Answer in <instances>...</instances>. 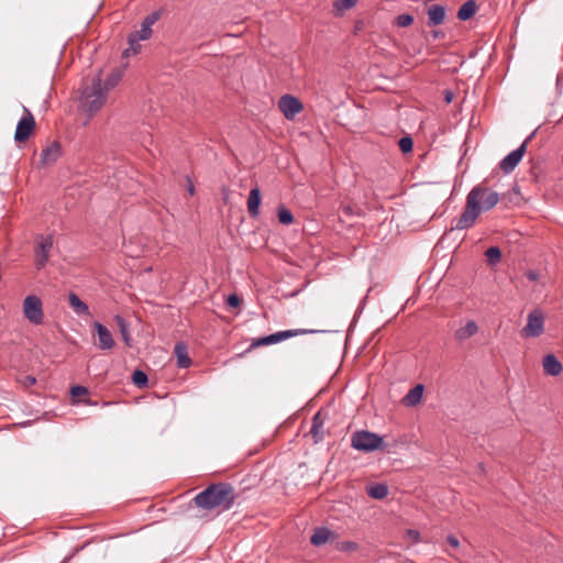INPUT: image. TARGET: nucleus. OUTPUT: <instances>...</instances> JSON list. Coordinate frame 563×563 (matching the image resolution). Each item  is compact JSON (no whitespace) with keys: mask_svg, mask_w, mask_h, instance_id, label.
I'll return each instance as SVG.
<instances>
[{"mask_svg":"<svg viewBox=\"0 0 563 563\" xmlns=\"http://www.w3.org/2000/svg\"><path fill=\"white\" fill-rule=\"evenodd\" d=\"M499 201V195L482 185L475 186L466 196V203L461 216L455 219L454 230L472 228L482 211L493 209Z\"/></svg>","mask_w":563,"mask_h":563,"instance_id":"nucleus-1","label":"nucleus"},{"mask_svg":"<svg viewBox=\"0 0 563 563\" xmlns=\"http://www.w3.org/2000/svg\"><path fill=\"white\" fill-rule=\"evenodd\" d=\"M192 501L197 507L206 510L216 508L229 510L235 501L234 488L227 483L211 484L197 494Z\"/></svg>","mask_w":563,"mask_h":563,"instance_id":"nucleus-2","label":"nucleus"},{"mask_svg":"<svg viewBox=\"0 0 563 563\" xmlns=\"http://www.w3.org/2000/svg\"><path fill=\"white\" fill-rule=\"evenodd\" d=\"M106 101L107 93L102 89L101 78L98 76L92 79L90 86L82 90L80 106L91 117L103 107Z\"/></svg>","mask_w":563,"mask_h":563,"instance_id":"nucleus-3","label":"nucleus"},{"mask_svg":"<svg viewBox=\"0 0 563 563\" xmlns=\"http://www.w3.org/2000/svg\"><path fill=\"white\" fill-rule=\"evenodd\" d=\"M351 445L357 451L372 452L384 446V440L369 431H356L352 434Z\"/></svg>","mask_w":563,"mask_h":563,"instance_id":"nucleus-4","label":"nucleus"},{"mask_svg":"<svg viewBox=\"0 0 563 563\" xmlns=\"http://www.w3.org/2000/svg\"><path fill=\"white\" fill-rule=\"evenodd\" d=\"M24 317L33 324L38 325L44 321L43 303L36 295H29L23 301Z\"/></svg>","mask_w":563,"mask_h":563,"instance_id":"nucleus-5","label":"nucleus"},{"mask_svg":"<svg viewBox=\"0 0 563 563\" xmlns=\"http://www.w3.org/2000/svg\"><path fill=\"white\" fill-rule=\"evenodd\" d=\"M544 331V316L540 310H533L528 314L527 324L521 330L525 338H538Z\"/></svg>","mask_w":563,"mask_h":563,"instance_id":"nucleus-6","label":"nucleus"},{"mask_svg":"<svg viewBox=\"0 0 563 563\" xmlns=\"http://www.w3.org/2000/svg\"><path fill=\"white\" fill-rule=\"evenodd\" d=\"M314 332H316L314 330H303V329L278 331V332L272 333L269 335L257 339L256 341H254L252 343V346L275 344V343L282 342L284 340L299 335V334L314 333Z\"/></svg>","mask_w":563,"mask_h":563,"instance_id":"nucleus-7","label":"nucleus"},{"mask_svg":"<svg viewBox=\"0 0 563 563\" xmlns=\"http://www.w3.org/2000/svg\"><path fill=\"white\" fill-rule=\"evenodd\" d=\"M35 128V120L31 111L24 107V114L16 124L14 140L16 142L26 141Z\"/></svg>","mask_w":563,"mask_h":563,"instance_id":"nucleus-8","label":"nucleus"},{"mask_svg":"<svg viewBox=\"0 0 563 563\" xmlns=\"http://www.w3.org/2000/svg\"><path fill=\"white\" fill-rule=\"evenodd\" d=\"M159 18L161 11H154L147 14L141 23V29L131 33V42L136 43L150 38L152 35V26L158 21Z\"/></svg>","mask_w":563,"mask_h":563,"instance_id":"nucleus-9","label":"nucleus"},{"mask_svg":"<svg viewBox=\"0 0 563 563\" xmlns=\"http://www.w3.org/2000/svg\"><path fill=\"white\" fill-rule=\"evenodd\" d=\"M53 247L52 236H41L35 247V266L42 269L48 262L49 253Z\"/></svg>","mask_w":563,"mask_h":563,"instance_id":"nucleus-10","label":"nucleus"},{"mask_svg":"<svg viewBox=\"0 0 563 563\" xmlns=\"http://www.w3.org/2000/svg\"><path fill=\"white\" fill-rule=\"evenodd\" d=\"M527 142L528 140H526L518 148L510 152L500 161L499 168L505 174L511 173L520 163L527 150Z\"/></svg>","mask_w":563,"mask_h":563,"instance_id":"nucleus-11","label":"nucleus"},{"mask_svg":"<svg viewBox=\"0 0 563 563\" xmlns=\"http://www.w3.org/2000/svg\"><path fill=\"white\" fill-rule=\"evenodd\" d=\"M278 108L286 119H294L302 110V103L294 96L284 95L278 101Z\"/></svg>","mask_w":563,"mask_h":563,"instance_id":"nucleus-12","label":"nucleus"},{"mask_svg":"<svg viewBox=\"0 0 563 563\" xmlns=\"http://www.w3.org/2000/svg\"><path fill=\"white\" fill-rule=\"evenodd\" d=\"M93 328L98 335V347L100 350H111L114 346V340L108 328L98 321L93 323Z\"/></svg>","mask_w":563,"mask_h":563,"instance_id":"nucleus-13","label":"nucleus"},{"mask_svg":"<svg viewBox=\"0 0 563 563\" xmlns=\"http://www.w3.org/2000/svg\"><path fill=\"white\" fill-rule=\"evenodd\" d=\"M446 9L441 4H431L427 9L428 24L435 26L444 22Z\"/></svg>","mask_w":563,"mask_h":563,"instance_id":"nucleus-14","label":"nucleus"},{"mask_svg":"<svg viewBox=\"0 0 563 563\" xmlns=\"http://www.w3.org/2000/svg\"><path fill=\"white\" fill-rule=\"evenodd\" d=\"M544 373L551 376H558L562 373V364L553 354H548L542 361Z\"/></svg>","mask_w":563,"mask_h":563,"instance_id":"nucleus-15","label":"nucleus"},{"mask_svg":"<svg viewBox=\"0 0 563 563\" xmlns=\"http://www.w3.org/2000/svg\"><path fill=\"white\" fill-rule=\"evenodd\" d=\"M261 199L260 188H252L247 198V210L252 218H257L260 214Z\"/></svg>","mask_w":563,"mask_h":563,"instance_id":"nucleus-16","label":"nucleus"},{"mask_svg":"<svg viewBox=\"0 0 563 563\" xmlns=\"http://www.w3.org/2000/svg\"><path fill=\"white\" fill-rule=\"evenodd\" d=\"M333 532L327 527H318L313 530L310 537V542L314 547H321L325 544L332 537Z\"/></svg>","mask_w":563,"mask_h":563,"instance_id":"nucleus-17","label":"nucleus"},{"mask_svg":"<svg viewBox=\"0 0 563 563\" xmlns=\"http://www.w3.org/2000/svg\"><path fill=\"white\" fill-rule=\"evenodd\" d=\"M422 400V383L417 384L408 394L402 398V405L413 407Z\"/></svg>","mask_w":563,"mask_h":563,"instance_id":"nucleus-18","label":"nucleus"},{"mask_svg":"<svg viewBox=\"0 0 563 563\" xmlns=\"http://www.w3.org/2000/svg\"><path fill=\"white\" fill-rule=\"evenodd\" d=\"M68 302L78 316H89V307L75 292L68 294Z\"/></svg>","mask_w":563,"mask_h":563,"instance_id":"nucleus-19","label":"nucleus"},{"mask_svg":"<svg viewBox=\"0 0 563 563\" xmlns=\"http://www.w3.org/2000/svg\"><path fill=\"white\" fill-rule=\"evenodd\" d=\"M477 8V2L475 0H467L460 7L457 11V19L461 21L470 20L476 13Z\"/></svg>","mask_w":563,"mask_h":563,"instance_id":"nucleus-20","label":"nucleus"},{"mask_svg":"<svg viewBox=\"0 0 563 563\" xmlns=\"http://www.w3.org/2000/svg\"><path fill=\"white\" fill-rule=\"evenodd\" d=\"M174 353L177 357V365L180 368H187L190 366L191 361L188 356L187 346L183 343H177L174 349Z\"/></svg>","mask_w":563,"mask_h":563,"instance_id":"nucleus-21","label":"nucleus"},{"mask_svg":"<svg viewBox=\"0 0 563 563\" xmlns=\"http://www.w3.org/2000/svg\"><path fill=\"white\" fill-rule=\"evenodd\" d=\"M478 331V327L475 321H467L466 324L456 330L455 336L457 340L463 341L466 340Z\"/></svg>","mask_w":563,"mask_h":563,"instance_id":"nucleus-22","label":"nucleus"},{"mask_svg":"<svg viewBox=\"0 0 563 563\" xmlns=\"http://www.w3.org/2000/svg\"><path fill=\"white\" fill-rule=\"evenodd\" d=\"M60 155V146L57 143H53L42 152V161L45 164L54 163Z\"/></svg>","mask_w":563,"mask_h":563,"instance_id":"nucleus-23","label":"nucleus"},{"mask_svg":"<svg viewBox=\"0 0 563 563\" xmlns=\"http://www.w3.org/2000/svg\"><path fill=\"white\" fill-rule=\"evenodd\" d=\"M367 494L374 499H384L388 495V487L385 484H374L367 488Z\"/></svg>","mask_w":563,"mask_h":563,"instance_id":"nucleus-24","label":"nucleus"},{"mask_svg":"<svg viewBox=\"0 0 563 563\" xmlns=\"http://www.w3.org/2000/svg\"><path fill=\"white\" fill-rule=\"evenodd\" d=\"M322 424L323 423L320 419V413L318 412L314 415V417L312 419V427L310 430L316 443L321 441L323 438V433L321 431Z\"/></svg>","mask_w":563,"mask_h":563,"instance_id":"nucleus-25","label":"nucleus"},{"mask_svg":"<svg viewBox=\"0 0 563 563\" xmlns=\"http://www.w3.org/2000/svg\"><path fill=\"white\" fill-rule=\"evenodd\" d=\"M114 320L120 329L123 341L125 342L126 345L130 346L131 345V336H130L129 327H128L126 321L124 320L123 317H121L119 314H117L114 317Z\"/></svg>","mask_w":563,"mask_h":563,"instance_id":"nucleus-26","label":"nucleus"},{"mask_svg":"<svg viewBox=\"0 0 563 563\" xmlns=\"http://www.w3.org/2000/svg\"><path fill=\"white\" fill-rule=\"evenodd\" d=\"M489 265H496L501 260V251L497 246H490L485 252Z\"/></svg>","mask_w":563,"mask_h":563,"instance_id":"nucleus-27","label":"nucleus"},{"mask_svg":"<svg viewBox=\"0 0 563 563\" xmlns=\"http://www.w3.org/2000/svg\"><path fill=\"white\" fill-rule=\"evenodd\" d=\"M277 217L282 224L289 225L294 222L292 213L284 206L278 207Z\"/></svg>","mask_w":563,"mask_h":563,"instance_id":"nucleus-28","label":"nucleus"},{"mask_svg":"<svg viewBox=\"0 0 563 563\" xmlns=\"http://www.w3.org/2000/svg\"><path fill=\"white\" fill-rule=\"evenodd\" d=\"M121 79V73L120 71H112L106 79L104 84L102 85V89L108 93L110 89L115 87Z\"/></svg>","mask_w":563,"mask_h":563,"instance_id":"nucleus-29","label":"nucleus"},{"mask_svg":"<svg viewBox=\"0 0 563 563\" xmlns=\"http://www.w3.org/2000/svg\"><path fill=\"white\" fill-rule=\"evenodd\" d=\"M132 382L139 388H143L147 386L148 378L145 372L135 369L132 374Z\"/></svg>","mask_w":563,"mask_h":563,"instance_id":"nucleus-30","label":"nucleus"},{"mask_svg":"<svg viewBox=\"0 0 563 563\" xmlns=\"http://www.w3.org/2000/svg\"><path fill=\"white\" fill-rule=\"evenodd\" d=\"M358 0H336L333 5H334V9L342 13L344 12L345 10H349V9H352L353 7L356 5Z\"/></svg>","mask_w":563,"mask_h":563,"instance_id":"nucleus-31","label":"nucleus"},{"mask_svg":"<svg viewBox=\"0 0 563 563\" xmlns=\"http://www.w3.org/2000/svg\"><path fill=\"white\" fill-rule=\"evenodd\" d=\"M398 145L404 154H408L412 151L413 140L410 135H405L398 141Z\"/></svg>","mask_w":563,"mask_h":563,"instance_id":"nucleus-32","label":"nucleus"},{"mask_svg":"<svg viewBox=\"0 0 563 563\" xmlns=\"http://www.w3.org/2000/svg\"><path fill=\"white\" fill-rule=\"evenodd\" d=\"M413 22V16L411 14H399L396 20L395 24L398 27H407Z\"/></svg>","mask_w":563,"mask_h":563,"instance_id":"nucleus-33","label":"nucleus"},{"mask_svg":"<svg viewBox=\"0 0 563 563\" xmlns=\"http://www.w3.org/2000/svg\"><path fill=\"white\" fill-rule=\"evenodd\" d=\"M128 42H129V48H126L123 53L124 56H130L131 54H136L140 48H141V45H140V42H136V43H132L131 42V34L129 35L128 37Z\"/></svg>","mask_w":563,"mask_h":563,"instance_id":"nucleus-34","label":"nucleus"},{"mask_svg":"<svg viewBox=\"0 0 563 563\" xmlns=\"http://www.w3.org/2000/svg\"><path fill=\"white\" fill-rule=\"evenodd\" d=\"M70 393L74 397H78V396L87 395L88 389L84 386L77 385L71 388Z\"/></svg>","mask_w":563,"mask_h":563,"instance_id":"nucleus-35","label":"nucleus"},{"mask_svg":"<svg viewBox=\"0 0 563 563\" xmlns=\"http://www.w3.org/2000/svg\"><path fill=\"white\" fill-rule=\"evenodd\" d=\"M446 542L455 551L460 548V541L455 536H452V534L448 536Z\"/></svg>","mask_w":563,"mask_h":563,"instance_id":"nucleus-36","label":"nucleus"},{"mask_svg":"<svg viewBox=\"0 0 563 563\" xmlns=\"http://www.w3.org/2000/svg\"><path fill=\"white\" fill-rule=\"evenodd\" d=\"M241 300L238 295H230L227 299V303L229 307L236 308L240 305Z\"/></svg>","mask_w":563,"mask_h":563,"instance_id":"nucleus-37","label":"nucleus"},{"mask_svg":"<svg viewBox=\"0 0 563 563\" xmlns=\"http://www.w3.org/2000/svg\"><path fill=\"white\" fill-rule=\"evenodd\" d=\"M356 548H357V544L354 542H344V543H342L341 550L354 551V550H356Z\"/></svg>","mask_w":563,"mask_h":563,"instance_id":"nucleus-38","label":"nucleus"},{"mask_svg":"<svg viewBox=\"0 0 563 563\" xmlns=\"http://www.w3.org/2000/svg\"><path fill=\"white\" fill-rule=\"evenodd\" d=\"M526 276L530 282L539 280V274L536 271H528L526 273Z\"/></svg>","mask_w":563,"mask_h":563,"instance_id":"nucleus-39","label":"nucleus"},{"mask_svg":"<svg viewBox=\"0 0 563 563\" xmlns=\"http://www.w3.org/2000/svg\"><path fill=\"white\" fill-rule=\"evenodd\" d=\"M444 101L450 103L453 100V92L451 90H444Z\"/></svg>","mask_w":563,"mask_h":563,"instance_id":"nucleus-40","label":"nucleus"},{"mask_svg":"<svg viewBox=\"0 0 563 563\" xmlns=\"http://www.w3.org/2000/svg\"><path fill=\"white\" fill-rule=\"evenodd\" d=\"M187 181H188V186H187L188 194L190 196H194L195 195V186L188 176H187Z\"/></svg>","mask_w":563,"mask_h":563,"instance_id":"nucleus-41","label":"nucleus"},{"mask_svg":"<svg viewBox=\"0 0 563 563\" xmlns=\"http://www.w3.org/2000/svg\"><path fill=\"white\" fill-rule=\"evenodd\" d=\"M35 383H36V379H35V377H33V376H26V377L24 378V384H25L26 386H32V385H34Z\"/></svg>","mask_w":563,"mask_h":563,"instance_id":"nucleus-42","label":"nucleus"},{"mask_svg":"<svg viewBox=\"0 0 563 563\" xmlns=\"http://www.w3.org/2000/svg\"><path fill=\"white\" fill-rule=\"evenodd\" d=\"M408 534L411 536L416 541H418L420 538V533L417 530H408Z\"/></svg>","mask_w":563,"mask_h":563,"instance_id":"nucleus-43","label":"nucleus"},{"mask_svg":"<svg viewBox=\"0 0 563 563\" xmlns=\"http://www.w3.org/2000/svg\"><path fill=\"white\" fill-rule=\"evenodd\" d=\"M431 35L433 38H438L439 36L443 35L442 31H432Z\"/></svg>","mask_w":563,"mask_h":563,"instance_id":"nucleus-44","label":"nucleus"},{"mask_svg":"<svg viewBox=\"0 0 563 563\" xmlns=\"http://www.w3.org/2000/svg\"><path fill=\"white\" fill-rule=\"evenodd\" d=\"M478 468H479V471H481L482 473H484V472H485V468H484V465H483V464H479V465H478Z\"/></svg>","mask_w":563,"mask_h":563,"instance_id":"nucleus-45","label":"nucleus"}]
</instances>
